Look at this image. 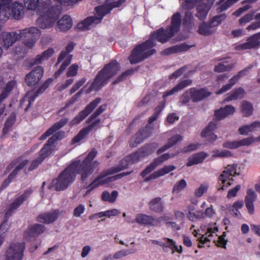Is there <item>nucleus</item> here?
Segmentation results:
<instances>
[{
  "label": "nucleus",
  "mask_w": 260,
  "mask_h": 260,
  "mask_svg": "<svg viewBox=\"0 0 260 260\" xmlns=\"http://www.w3.org/2000/svg\"><path fill=\"white\" fill-rule=\"evenodd\" d=\"M150 127L146 126L145 129L139 132L131 140L129 144L133 147H135L139 144L142 143L144 139L148 137L151 135V132H150Z\"/></svg>",
  "instance_id": "393cba45"
},
{
  "label": "nucleus",
  "mask_w": 260,
  "mask_h": 260,
  "mask_svg": "<svg viewBox=\"0 0 260 260\" xmlns=\"http://www.w3.org/2000/svg\"><path fill=\"white\" fill-rule=\"evenodd\" d=\"M64 133L60 132L55 134L49 139L47 143L44 145L43 148L40 151V156L33 161L30 166L29 168V170L30 171L36 169L45 158L48 156L56 149L55 142L58 139H61Z\"/></svg>",
  "instance_id": "423d86ee"
},
{
  "label": "nucleus",
  "mask_w": 260,
  "mask_h": 260,
  "mask_svg": "<svg viewBox=\"0 0 260 260\" xmlns=\"http://www.w3.org/2000/svg\"><path fill=\"white\" fill-rule=\"evenodd\" d=\"M68 120L66 119H61L59 122L56 123L49 128L44 134H43L39 138L40 140H45L48 137L50 136L57 130L61 128L67 123Z\"/></svg>",
  "instance_id": "c9c22d12"
},
{
  "label": "nucleus",
  "mask_w": 260,
  "mask_h": 260,
  "mask_svg": "<svg viewBox=\"0 0 260 260\" xmlns=\"http://www.w3.org/2000/svg\"><path fill=\"white\" fill-rule=\"evenodd\" d=\"M179 153V152H178L176 153H166L161 155L158 158L155 159L153 162L150 164L149 166H148L144 171L141 172V175L142 177H145L147 174L151 172L156 168V167L160 165L162 162L168 160L170 158L174 157Z\"/></svg>",
  "instance_id": "412c9836"
},
{
  "label": "nucleus",
  "mask_w": 260,
  "mask_h": 260,
  "mask_svg": "<svg viewBox=\"0 0 260 260\" xmlns=\"http://www.w3.org/2000/svg\"><path fill=\"white\" fill-rule=\"evenodd\" d=\"M216 127V123L213 121L211 122L202 132V137L210 142H214L217 139V135L213 133Z\"/></svg>",
  "instance_id": "cd10ccee"
},
{
  "label": "nucleus",
  "mask_w": 260,
  "mask_h": 260,
  "mask_svg": "<svg viewBox=\"0 0 260 260\" xmlns=\"http://www.w3.org/2000/svg\"><path fill=\"white\" fill-rule=\"evenodd\" d=\"M23 2L25 8L28 10L41 11L38 0H24Z\"/></svg>",
  "instance_id": "3c124183"
},
{
  "label": "nucleus",
  "mask_w": 260,
  "mask_h": 260,
  "mask_svg": "<svg viewBox=\"0 0 260 260\" xmlns=\"http://www.w3.org/2000/svg\"><path fill=\"white\" fill-rule=\"evenodd\" d=\"M24 249L23 242L12 243L6 251V260H22Z\"/></svg>",
  "instance_id": "ddd939ff"
},
{
  "label": "nucleus",
  "mask_w": 260,
  "mask_h": 260,
  "mask_svg": "<svg viewBox=\"0 0 260 260\" xmlns=\"http://www.w3.org/2000/svg\"><path fill=\"white\" fill-rule=\"evenodd\" d=\"M61 12V9L52 6L46 13L36 20L37 25L41 29H49L53 26Z\"/></svg>",
  "instance_id": "6e6552de"
},
{
  "label": "nucleus",
  "mask_w": 260,
  "mask_h": 260,
  "mask_svg": "<svg viewBox=\"0 0 260 260\" xmlns=\"http://www.w3.org/2000/svg\"><path fill=\"white\" fill-rule=\"evenodd\" d=\"M27 162L28 160L26 159L19 158L16 162H12L8 166V169L9 170L11 169L14 166H15V168L13 172L9 175L8 179H6L3 183L2 186L4 188L7 187L10 184L12 179L16 176L17 172L19 170H21L27 164Z\"/></svg>",
  "instance_id": "f3484780"
},
{
  "label": "nucleus",
  "mask_w": 260,
  "mask_h": 260,
  "mask_svg": "<svg viewBox=\"0 0 260 260\" xmlns=\"http://www.w3.org/2000/svg\"><path fill=\"white\" fill-rule=\"evenodd\" d=\"M45 230L44 225L36 224L29 226L24 233V237L26 239L29 240L31 238H35L43 233Z\"/></svg>",
  "instance_id": "bb28decb"
},
{
  "label": "nucleus",
  "mask_w": 260,
  "mask_h": 260,
  "mask_svg": "<svg viewBox=\"0 0 260 260\" xmlns=\"http://www.w3.org/2000/svg\"><path fill=\"white\" fill-rule=\"evenodd\" d=\"M189 47L185 44L175 46L164 50L162 53L164 55H169L172 53L187 50Z\"/></svg>",
  "instance_id": "49530a36"
},
{
  "label": "nucleus",
  "mask_w": 260,
  "mask_h": 260,
  "mask_svg": "<svg viewBox=\"0 0 260 260\" xmlns=\"http://www.w3.org/2000/svg\"><path fill=\"white\" fill-rule=\"evenodd\" d=\"M73 25V21L71 17L65 15L57 21L55 29L57 31H67L70 29Z\"/></svg>",
  "instance_id": "c756f323"
},
{
  "label": "nucleus",
  "mask_w": 260,
  "mask_h": 260,
  "mask_svg": "<svg viewBox=\"0 0 260 260\" xmlns=\"http://www.w3.org/2000/svg\"><path fill=\"white\" fill-rule=\"evenodd\" d=\"M159 245L164 248H169L172 251V253H174L175 252L179 253L182 252V246L180 245L178 246L173 240L170 238H164L161 241V243L159 244Z\"/></svg>",
  "instance_id": "2f4dec72"
},
{
  "label": "nucleus",
  "mask_w": 260,
  "mask_h": 260,
  "mask_svg": "<svg viewBox=\"0 0 260 260\" xmlns=\"http://www.w3.org/2000/svg\"><path fill=\"white\" fill-rule=\"evenodd\" d=\"M187 186V183L184 179H181L177 182L174 185L173 192L174 193H179L184 189Z\"/></svg>",
  "instance_id": "13d9d810"
},
{
  "label": "nucleus",
  "mask_w": 260,
  "mask_h": 260,
  "mask_svg": "<svg viewBox=\"0 0 260 260\" xmlns=\"http://www.w3.org/2000/svg\"><path fill=\"white\" fill-rule=\"evenodd\" d=\"M209 183L205 182L200 184V186L197 188L194 192V196L198 198L201 197L204 193H206L209 188Z\"/></svg>",
  "instance_id": "603ef678"
},
{
  "label": "nucleus",
  "mask_w": 260,
  "mask_h": 260,
  "mask_svg": "<svg viewBox=\"0 0 260 260\" xmlns=\"http://www.w3.org/2000/svg\"><path fill=\"white\" fill-rule=\"evenodd\" d=\"M191 99L190 88L185 91L180 97V102L182 104L187 103Z\"/></svg>",
  "instance_id": "338daca9"
},
{
  "label": "nucleus",
  "mask_w": 260,
  "mask_h": 260,
  "mask_svg": "<svg viewBox=\"0 0 260 260\" xmlns=\"http://www.w3.org/2000/svg\"><path fill=\"white\" fill-rule=\"evenodd\" d=\"M149 208L156 212H161L163 210L162 204L160 198H155L149 202Z\"/></svg>",
  "instance_id": "8fccbe9b"
},
{
  "label": "nucleus",
  "mask_w": 260,
  "mask_h": 260,
  "mask_svg": "<svg viewBox=\"0 0 260 260\" xmlns=\"http://www.w3.org/2000/svg\"><path fill=\"white\" fill-rule=\"evenodd\" d=\"M172 219V217L169 214H165L159 218H158L155 220V224H166L167 225L168 224V222H170Z\"/></svg>",
  "instance_id": "e2e57ef3"
},
{
  "label": "nucleus",
  "mask_w": 260,
  "mask_h": 260,
  "mask_svg": "<svg viewBox=\"0 0 260 260\" xmlns=\"http://www.w3.org/2000/svg\"><path fill=\"white\" fill-rule=\"evenodd\" d=\"M214 2L215 0H185L182 3L181 7L183 9L189 11L195 6H197L196 16L200 19L203 20L206 18L209 9Z\"/></svg>",
  "instance_id": "0eeeda50"
},
{
  "label": "nucleus",
  "mask_w": 260,
  "mask_h": 260,
  "mask_svg": "<svg viewBox=\"0 0 260 260\" xmlns=\"http://www.w3.org/2000/svg\"><path fill=\"white\" fill-rule=\"evenodd\" d=\"M136 252V250L135 249H132L131 250H121L115 253L112 256V257L114 259H120L128 255L135 253Z\"/></svg>",
  "instance_id": "6e6d98bb"
},
{
  "label": "nucleus",
  "mask_w": 260,
  "mask_h": 260,
  "mask_svg": "<svg viewBox=\"0 0 260 260\" xmlns=\"http://www.w3.org/2000/svg\"><path fill=\"white\" fill-rule=\"evenodd\" d=\"M85 210V208L84 205L80 204L77 206L74 210L73 215L75 217H80L82 214Z\"/></svg>",
  "instance_id": "774afa93"
},
{
  "label": "nucleus",
  "mask_w": 260,
  "mask_h": 260,
  "mask_svg": "<svg viewBox=\"0 0 260 260\" xmlns=\"http://www.w3.org/2000/svg\"><path fill=\"white\" fill-rule=\"evenodd\" d=\"M236 175H239V173L237 172L236 165H229L225 167L222 174L219 177V180L222 184L220 189H224L225 187L231 185V180Z\"/></svg>",
  "instance_id": "4468645a"
},
{
  "label": "nucleus",
  "mask_w": 260,
  "mask_h": 260,
  "mask_svg": "<svg viewBox=\"0 0 260 260\" xmlns=\"http://www.w3.org/2000/svg\"><path fill=\"white\" fill-rule=\"evenodd\" d=\"M106 106L105 105L101 106L91 116L89 119V123L90 125L82 129L79 134L74 138V143L79 142L83 139L87 135L88 133L91 131L93 128L97 126L100 123V120L95 119V118L101 114L105 110Z\"/></svg>",
  "instance_id": "9b49d317"
},
{
  "label": "nucleus",
  "mask_w": 260,
  "mask_h": 260,
  "mask_svg": "<svg viewBox=\"0 0 260 260\" xmlns=\"http://www.w3.org/2000/svg\"><path fill=\"white\" fill-rule=\"evenodd\" d=\"M259 44V39L257 35L255 34L248 38L245 43L236 44L235 49L238 51L250 49L258 46Z\"/></svg>",
  "instance_id": "5701e85b"
},
{
  "label": "nucleus",
  "mask_w": 260,
  "mask_h": 260,
  "mask_svg": "<svg viewBox=\"0 0 260 260\" xmlns=\"http://www.w3.org/2000/svg\"><path fill=\"white\" fill-rule=\"evenodd\" d=\"M16 85V82L14 80L8 82L2 89L0 94V100L4 101L6 99Z\"/></svg>",
  "instance_id": "c03bdc74"
},
{
  "label": "nucleus",
  "mask_w": 260,
  "mask_h": 260,
  "mask_svg": "<svg viewBox=\"0 0 260 260\" xmlns=\"http://www.w3.org/2000/svg\"><path fill=\"white\" fill-rule=\"evenodd\" d=\"M10 11L0 6V21L4 22L10 18Z\"/></svg>",
  "instance_id": "bf43d9fd"
},
{
  "label": "nucleus",
  "mask_w": 260,
  "mask_h": 260,
  "mask_svg": "<svg viewBox=\"0 0 260 260\" xmlns=\"http://www.w3.org/2000/svg\"><path fill=\"white\" fill-rule=\"evenodd\" d=\"M245 92L243 88L239 87L232 90L225 96L224 101L230 102L233 100L241 99L244 96Z\"/></svg>",
  "instance_id": "a19ab883"
},
{
  "label": "nucleus",
  "mask_w": 260,
  "mask_h": 260,
  "mask_svg": "<svg viewBox=\"0 0 260 260\" xmlns=\"http://www.w3.org/2000/svg\"><path fill=\"white\" fill-rule=\"evenodd\" d=\"M248 69H249L246 68L239 72L237 75L234 76L230 80L229 83L223 85L221 89L216 91V94H222L230 89L232 88V87L233 86L238 82V81L240 79V78L241 77L247 74Z\"/></svg>",
  "instance_id": "a878e982"
},
{
  "label": "nucleus",
  "mask_w": 260,
  "mask_h": 260,
  "mask_svg": "<svg viewBox=\"0 0 260 260\" xmlns=\"http://www.w3.org/2000/svg\"><path fill=\"white\" fill-rule=\"evenodd\" d=\"M241 110L244 116L249 117L251 116L253 112V107L250 102L244 101L241 104Z\"/></svg>",
  "instance_id": "a18cd8bd"
},
{
  "label": "nucleus",
  "mask_w": 260,
  "mask_h": 260,
  "mask_svg": "<svg viewBox=\"0 0 260 260\" xmlns=\"http://www.w3.org/2000/svg\"><path fill=\"white\" fill-rule=\"evenodd\" d=\"M155 144L148 145L141 148L137 152L129 155L121 160L119 166L113 167L111 170L114 174L126 168L128 165L138 162L140 159L148 155L156 148Z\"/></svg>",
  "instance_id": "39448f33"
},
{
  "label": "nucleus",
  "mask_w": 260,
  "mask_h": 260,
  "mask_svg": "<svg viewBox=\"0 0 260 260\" xmlns=\"http://www.w3.org/2000/svg\"><path fill=\"white\" fill-rule=\"evenodd\" d=\"M208 155L209 154L207 153L204 151L194 153L188 157L186 166L190 167L201 164L204 161Z\"/></svg>",
  "instance_id": "7c9ffc66"
},
{
  "label": "nucleus",
  "mask_w": 260,
  "mask_h": 260,
  "mask_svg": "<svg viewBox=\"0 0 260 260\" xmlns=\"http://www.w3.org/2000/svg\"><path fill=\"white\" fill-rule=\"evenodd\" d=\"M257 198L255 192L252 189L247 190V194L245 198V202H254Z\"/></svg>",
  "instance_id": "052dcab7"
},
{
  "label": "nucleus",
  "mask_w": 260,
  "mask_h": 260,
  "mask_svg": "<svg viewBox=\"0 0 260 260\" xmlns=\"http://www.w3.org/2000/svg\"><path fill=\"white\" fill-rule=\"evenodd\" d=\"M200 145L199 143L190 144L188 146L184 147L181 150V152L183 153H187L194 151L198 149L200 147Z\"/></svg>",
  "instance_id": "69168bd1"
},
{
  "label": "nucleus",
  "mask_w": 260,
  "mask_h": 260,
  "mask_svg": "<svg viewBox=\"0 0 260 260\" xmlns=\"http://www.w3.org/2000/svg\"><path fill=\"white\" fill-rule=\"evenodd\" d=\"M58 210L43 213L38 216V221L45 223H50L56 220L58 217Z\"/></svg>",
  "instance_id": "f704fd0d"
},
{
  "label": "nucleus",
  "mask_w": 260,
  "mask_h": 260,
  "mask_svg": "<svg viewBox=\"0 0 260 260\" xmlns=\"http://www.w3.org/2000/svg\"><path fill=\"white\" fill-rule=\"evenodd\" d=\"M113 174H114V173L111 169L104 170L88 186V189L84 194V197L87 196L93 189L99 186L105 185L109 182L120 179L124 176L128 175L129 173H121L113 176H108Z\"/></svg>",
  "instance_id": "1a4fd4ad"
},
{
  "label": "nucleus",
  "mask_w": 260,
  "mask_h": 260,
  "mask_svg": "<svg viewBox=\"0 0 260 260\" xmlns=\"http://www.w3.org/2000/svg\"><path fill=\"white\" fill-rule=\"evenodd\" d=\"M215 31V28L211 25V22L209 23L203 22L200 24L198 32L199 34L203 36H209Z\"/></svg>",
  "instance_id": "ea45409f"
},
{
  "label": "nucleus",
  "mask_w": 260,
  "mask_h": 260,
  "mask_svg": "<svg viewBox=\"0 0 260 260\" xmlns=\"http://www.w3.org/2000/svg\"><path fill=\"white\" fill-rule=\"evenodd\" d=\"M213 158L217 157H229L232 156V153L226 150L215 149L212 151Z\"/></svg>",
  "instance_id": "5fc2aeb1"
},
{
  "label": "nucleus",
  "mask_w": 260,
  "mask_h": 260,
  "mask_svg": "<svg viewBox=\"0 0 260 260\" xmlns=\"http://www.w3.org/2000/svg\"><path fill=\"white\" fill-rule=\"evenodd\" d=\"M181 15L179 13L174 14L172 18L170 27L165 30L160 28L152 34L149 40L137 46L132 51L129 57L132 64L137 63L155 52L152 48L156 45L155 40L162 43L167 42L179 29L181 25Z\"/></svg>",
  "instance_id": "f03ea898"
},
{
  "label": "nucleus",
  "mask_w": 260,
  "mask_h": 260,
  "mask_svg": "<svg viewBox=\"0 0 260 260\" xmlns=\"http://www.w3.org/2000/svg\"><path fill=\"white\" fill-rule=\"evenodd\" d=\"M11 17L15 19H20L24 14V7L22 3L15 2L12 4L10 8Z\"/></svg>",
  "instance_id": "72a5a7b5"
},
{
  "label": "nucleus",
  "mask_w": 260,
  "mask_h": 260,
  "mask_svg": "<svg viewBox=\"0 0 260 260\" xmlns=\"http://www.w3.org/2000/svg\"><path fill=\"white\" fill-rule=\"evenodd\" d=\"M176 167L174 165L165 166L162 168L153 172L148 177L146 178L145 180L149 181L152 179H155L169 173L170 172L174 171Z\"/></svg>",
  "instance_id": "473e14b6"
},
{
  "label": "nucleus",
  "mask_w": 260,
  "mask_h": 260,
  "mask_svg": "<svg viewBox=\"0 0 260 260\" xmlns=\"http://www.w3.org/2000/svg\"><path fill=\"white\" fill-rule=\"evenodd\" d=\"M120 67L118 62L113 60L106 65L96 76L94 81L91 84L87 92L91 91L98 90L107 84L108 80L114 76L119 70Z\"/></svg>",
  "instance_id": "20e7f679"
},
{
  "label": "nucleus",
  "mask_w": 260,
  "mask_h": 260,
  "mask_svg": "<svg viewBox=\"0 0 260 260\" xmlns=\"http://www.w3.org/2000/svg\"><path fill=\"white\" fill-rule=\"evenodd\" d=\"M31 193V189H27L22 195L18 197L10 205L8 211L6 214V217H9L11 213L19 207L30 196Z\"/></svg>",
  "instance_id": "b1692460"
},
{
  "label": "nucleus",
  "mask_w": 260,
  "mask_h": 260,
  "mask_svg": "<svg viewBox=\"0 0 260 260\" xmlns=\"http://www.w3.org/2000/svg\"><path fill=\"white\" fill-rule=\"evenodd\" d=\"M190 92L191 94V99L194 102L200 101L208 97L211 94V92L205 88L200 89L191 88H190Z\"/></svg>",
  "instance_id": "c85d7f7f"
},
{
  "label": "nucleus",
  "mask_w": 260,
  "mask_h": 260,
  "mask_svg": "<svg viewBox=\"0 0 260 260\" xmlns=\"http://www.w3.org/2000/svg\"><path fill=\"white\" fill-rule=\"evenodd\" d=\"M255 16V12L253 11L250 13L247 14L239 20V22L240 24H246L252 20Z\"/></svg>",
  "instance_id": "0e129e2a"
},
{
  "label": "nucleus",
  "mask_w": 260,
  "mask_h": 260,
  "mask_svg": "<svg viewBox=\"0 0 260 260\" xmlns=\"http://www.w3.org/2000/svg\"><path fill=\"white\" fill-rule=\"evenodd\" d=\"M192 83V81L189 79L184 80L179 83H178L176 86H175L172 89L165 92L163 94V98L165 99L166 97L171 95L176 92H178L187 86L190 85Z\"/></svg>",
  "instance_id": "58836bf2"
},
{
  "label": "nucleus",
  "mask_w": 260,
  "mask_h": 260,
  "mask_svg": "<svg viewBox=\"0 0 260 260\" xmlns=\"http://www.w3.org/2000/svg\"><path fill=\"white\" fill-rule=\"evenodd\" d=\"M118 194L116 190H113L111 193L108 191H104L101 194V199L103 201L113 203L116 201Z\"/></svg>",
  "instance_id": "de8ad7c7"
},
{
  "label": "nucleus",
  "mask_w": 260,
  "mask_h": 260,
  "mask_svg": "<svg viewBox=\"0 0 260 260\" xmlns=\"http://www.w3.org/2000/svg\"><path fill=\"white\" fill-rule=\"evenodd\" d=\"M54 53L53 49L50 48L44 51L41 54L38 55L35 60L34 64H40L48 60Z\"/></svg>",
  "instance_id": "79ce46f5"
},
{
  "label": "nucleus",
  "mask_w": 260,
  "mask_h": 260,
  "mask_svg": "<svg viewBox=\"0 0 260 260\" xmlns=\"http://www.w3.org/2000/svg\"><path fill=\"white\" fill-rule=\"evenodd\" d=\"M238 1V0H221L217 4V10L219 12L224 11Z\"/></svg>",
  "instance_id": "864d4df0"
},
{
  "label": "nucleus",
  "mask_w": 260,
  "mask_h": 260,
  "mask_svg": "<svg viewBox=\"0 0 260 260\" xmlns=\"http://www.w3.org/2000/svg\"><path fill=\"white\" fill-rule=\"evenodd\" d=\"M44 73L43 68L41 66L36 67L25 77L27 84L29 86L36 85L42 78Z\"/></svg>",
  "instance_id": "4be33fe9"
},
{
  "label": "nucleus",
  "mask_w": 260,
  "mask_h": 260,
  "mask_svg": "<svg viewBox=\"0 0 260 260\" xmlns=\"http://www.w3.org/2000/svg\"><path fill=\"white\" fill-rule=\"evenodd\" d=\"M260 128V121H256L250 124L239 127L238 131L242 135H247L249 133L257 131Z\"/></svg>",
  "instance_id": "e433bc0d"
},
{
  "label": "nucleus",
  "mask_w": 260,
  "mask_h": 260,
  "mask_svg": "<svg viewBox=\"0 0 260 260\" xmlns=\"http://www.w3.org/2000/svg\"><path fill=\"white\" fill-rule=\"evenodd\" d=\"M256 142H260V136L255 138L251 137L238 141H228L223 144V147L229 149H236L241 146H249Z\"/></svg>",
  "instance_id": "dca6fc26"
},
{
  "label": "nucleus",
  "mask_w": 260,
  "mask_h": 260,
  "mask_svg": "<svg viewBox=\"0 0 260 260\" xmlns=\"http://www.w3.org/2000/svg\"><path fill=\"white\" fill-rule=\"evenodd\" d=\"M183 24L189 28H191L192 26L194 25V18L192 16V14L189 11L185 12Z\"/></svg>",
  "instance_id": "4d7b16f0"
},
{
  "label": "nucleus",
  "mask_w": 260,
  "mask_h": 260,
  "mask_svg": "<svg viewBox=\"0 0 260 260\" xmlns=\"http://www.w3.org/2000/svg\"><path fill=\"white\" fill-rule=\"evenodd\" d=\"M19 32L3 31L1 34V41L3 46L8 49L18 40L20 39Z\"/></svg>",
  "instance_id": "a211bd4d"
},
{
  "label": "nucleus",
  "mask_w": 260,
  "mask_h": 260,
  "mask_svg": "<svg viewBox=\"0 0 260 260\" xmlns=\"http://www.w3.org/2000/svg\"><path fill=\"white\" fill-rule=\"evenodd\" d=\"M233 67V64L229 60L226 59L215 66L214 70L217 72H222L231 70Z\"/></svg>",
  "instance_id": "09e8293b"
},
{
  "label": "nucleus",
  "mask_w": 260,
  "mask_h": 260,
  "mask_svg": "<svg viewBox=\"0 0 260 260\" xmlns=\"http://www.w3.org/2000/svg\"><path fill=\"white\" fill-rule=\"evenodd\" d=\"M200 229L201 231L203 233L205 232V234H202L201 233H199L196 230H193L192 231V234L195 237H197L199 235H202L201 237L198 239V240L202 244L210 241L211 238L214 235H217L216 233L218 231V228L215 223H210L207 227H206L205 225H202Z\"/></svg>",
  "instance_id": "f8f14e48"
},
{
  "label": "nucleus",
  "mask_w": 260,
  "mask_h": 260,
  "mask_svg": "<svg viewBox=\"0 0 260 260\" xmlns=\"http://www.w3.org/2000/svg\"><path fill=\"white\" fill-rule=\"evenodd\" d=\"M182 139V137L181 135L179 134L175 135L172 136L168 141L167 144L165 145L164 147H161L160 149H159L157 150V153L159 154L168 149H169L171 146L174 145L176 143H177L178 141H181Z\"/></svg>",
  "instance_id": "37998d69"
},
{
  "label": "nucleus",
  "mask_w": 260,
  "mask_h": 260,
  "mask_svg": "<svg viewBox=\"0 0 260 260\" xmlns=\"http://www.w3.org/2000/svg\"><path fill=\"white\" fill-rule=\"evenodd\" d=\"M135 220L138 224L142 225H156L155 220L152 216L144 214H137Z\"/></svg>",
  "instance_id": "4c0bfd02"
},
{
  "label": "nucleus",
  "mask_w": 260,
  "mask_h": 260,
  "mask_svg": "<svg viewBox=\"0 0 260 260\" xmlns=\"http://www.w3.org/2000/svg\"><path fill=\"white\" fill-rule=\"evenodd\" d=\"M52 82V79H48L46 82H45L42 86L40 87L38 90L36 92L34 90L30 91L27 92L25 96L24 97L21 104L24 102H28L27 107L25 110L30 107L31 103L35 101V99L38 96V94L42 93L49 86V84Z\"/></svg>",
  "instance_id": "6ab92c4d"
},
{
  "label": "nucleus",
  "mask_w": 260,
  "mask_h": 260,
  "mask_svg": "<svg viewBox=\"0 0 260 260\" xmlns=\"http://www.w3.org/2000/svg\"><path fill=\"white\" fill-rule=\"evenodd\" d=\"M97 151L93 149L81 161V156L69 165L58 176V178L52 181L49 187L54 186L56 190H63L66 189L74 181L76 174L81 175L82 180H86L99 166V162L94 160Z\"/></svg>",
  "instance_id": "f257e3e1"
},
{
  "label": "nucleus",
  "mask_w": 260,
  "mask_h": 260,
  "mask_svg": "<svg viewBox=\"0 0 260 260\" xmlns=\"http://www.w3.org/2000/svg\"><path fill=\"white\" fill-rule=\"evenodd\" d=\"M42 31L36 26L27 27L19 30L20 38H25L24 46L28 49H32L39 40Z\"/></svg>",
  "instance_id": "9d476101"
},
{
  "label": "nucleus",
  "mask_w": 260,
  "mask_h": 260,
  "mask_svg": "<svg viewBox=\"0 0 260 260\" xmlns=\"http://www.w3.org/2000/svg\"><path fill=\"white\" fill-rule=\"evenodd\" d=\"M74 48V45L73 43H70L66 47V50L61 52L60 56L58 57L57 63H58L64 60L62 62L60 68L57 72L55 74L56 77L59 76V75L65 70L66 67L70 64L71 61L72 56L69 54Z\"/></svg>",
  "instance_id": "2eb2a0df"
},
{
  "label": "nucleus",
  "mask_w": 260,
  "mask_h": 260,
  "mask_svg": "<svg viewBox=\"0 0 260 260\" xmlns=\"http://www.w3.org/2000/svg\"><path fill=\"white\" fill-rule=\"evenodd\" d=\"M101 99H96L95 100L87 105L85 109L79 113V114L70 123L71 125L79 123L83 120L100 103Z\"/></svg>",
  "instance_id": "aec40b11"
},
{
  "label": "nucleus",
  "mask_w": 260,
  "mask_h": 260,
  "mask_svg": "<svg viewBox=\"0 0 260 260\" xmlns=\"http://www.w3.org/2000/svg\"><path fill=\"white\" fill-rule=\"evenodd\" d=\"M226 18V16L224 14H220L215 16L210 21L211 25L216 29V27L223 21Z\"/></svg>",
  "instance_id": "680f3d73"
},
{
  "label": "nucleus",
  "mask_w": 260,
  "mask_h": 260,
  "mask_svg": "<svg viewBox=\"0 0 260 260\" xmlns=\"http://www.w3.org/2000/svg\"><path fill=\"white\" fill-rule=\"evenodd\" d=\"M125 0H106L104 5L95 8V16H90L78 23L77 26L80 29H89L102 21L103 17L109 13L114 8L119 7Z\"/></svg>",
  "instance_id": "7ed1b4c3"
}]
</instances>
